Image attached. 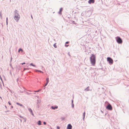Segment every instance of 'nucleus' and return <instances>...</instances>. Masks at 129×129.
Masks as SVG:
<instances>
[{"label": "nucleus", "mask_w": 129, "mask_h": 129, "mask_svg": "<svg viewBox=\"0 0 129 129\" xmlns=\"http://www.w3.org/2000/svg\"><path fill=\"white\" fill-rule=\"evenodd\" d=\"M30 65H31V66H32L34 67H35L36 66L35 65L33 64V63H30Z\"/></svg>", "instance_id": "nucleus-13"}, {"label": "nucleus", "mask_w": 129, "mask_h": 129, "mask_svg": "<svg viewBox=\"0 0 129 129\" xmlns=\"http://www.w3.org/2000/svg\"><path fill=\"white\" fill-rule=\"evenodd\" d=\"M72 126L70 124H69L67 127V129H72Z\"/></svg>", "instance_id": "nucleus-6"}, {"label": "nucleus", "mask_w": 129, "mask_h": 129, "mask_svg": "<svg viewBox=\"0 0 129 129\" xmlns=\"http://www.w3.org/2000/svg\"><path fill=\"white\" fill-rule=\"evenodd\" d=\"M46 81H47V83H48L49 82V78H47L46 79Z\"/></svg>", "instance_id": "nucleus-12"}, {"label": "nucleus", "mask_w": 129, "mask_h": 129, "mask_svg": "<svg viewBox=\"0 0 129 129\" xmlns=\"http://www.w3.org/2000/svg\"><path fill=\"white\" fill-rule=\"evenodd\" d=\"M8 18H7V21L8 20Z\"/></svg>", "instance_id": "nucleus-26"}, {"label": "nucleus", "mask_w": 129, "mask_h": 129, "mask_svg": "<svg viewBox=\"0 0 129 129\" xmlns=\"http://www.w3.org/2000/svg\"><path fill=\"white\" fill-rule=\"evenodd\" d=\"M44 124L45 125L46 124V122H44Z\"/></svg>", "instance_id": "nucleus-21"}, {"label": "nucleus", "mask_w": 129, "mask_h": 129, "mask_svg": "<svg viewBox=\"0 0 129 129\" xmlns=\"http://www.w3.org/2000/svg\"><path fill=\"white\" fill-rule=\"evenodd\" d=\"M20 51H22V52L23 51V50L21 49H20L19 50V51H18V52H19Z\"/></svg>", "instance_id": "nucleus-16"}, {"label": "nucleus", "mask_w": 129, "mask_h": 129, "mask_svg": "<svg viewBox=\"0 0 129 129\" xmlns=\"http://www.w3.org/2000/svg\"><path fill=\"white\" fill-rule=\"evenodd\" d=\"M69 43V42H66V44H68V43Z\"/></svg>", "instance_id": "nucleus-24"}, {"label": "nucleus", "mask_w": 129, "mask_h": 129, "mask_svg": "<svg viewBox=\"0 0 129 129\" xmlns=\"http://www.w3.org/2000/svg\"><path fill=\"white\" fill-rule=\"evenodd\" d=\"M25 64V62H23V63H22V65H23V64Z\"/></svg>", "instance_id": "nucleus-22"}, {"label": "nucleus", "mask_w": 129, "mask_h": 129, "mask_svg": "<svg viewBox=\"0 0 129 129\" xmlns=\"http://www.w3.org/2000/svg\"><path fill=\"white\" fill-rule=\"evenodd\" d=\"M40 91V90H38L37 91H35V92H39Z\"/></svg>", "instance_id": "nucleus-25"}, {"label": "nucleus", "mask_w": 129, "mask_h": 129, "mask_svg": "<svg viewBox=\"0 0 129 129\" xmlns=\"http://www.w3.org/2000/svg\"><path fill=\"white\" fill-rule=\"evenodd\" d=\"M90 60L92 65L94 66L95 63V57L94 55L92 54L90 57Z\"/></svg>", "instance_id": "nucleus-1"}, {"label": "nucleus", "mask_w": 129, "mask_h": 129, "mask_svg": "<svg viewBox=\"0 0 129 129\" xmlns=\"http://www.w3.org/2000/svg\"><path fill=\"white\" fill-rule=\"evenodd\" d=\"M54 47L55 48H57V46L56 45V44H54Z\"/></svg>", "instance_id": "nucleus-15"}, {"label": "nucleus", "mask_w": 129, "mask_h": 129, "mask_svg": "<svg viewBox=\"0 0 129 129\" xmlns=\"http://www.w3.org/2000/svg\"><path fill=\"white\" fill-rule=\"evenodd\" d=\"M60 127H59L58 126H57V129H60Z\"/></svg>", "instance_id": "nucleus-19"}, {"label": "nucleus", "mask_w": 129, "mask_h": 129, "mask_svg": "<svg viewBox=\"0 0 129 129\" xmlns=\"http://www.w3.org/2000/svg\"><path fill=\"white\" fill-rule=\"evenodd\" d=\"M26 69H24V70H26Z\"/></svg>", "instance_id": "nucleus-29"}, {"label": "nucleus", "mask_w": 129, "mask_h": 129, "mask_svg": "<svg viewBox=\"0 0 129 129\" xmlns=\"http://www.w3.org/2000/svg\"><path fill=\"white\" fill-rule=\"evenodd\" d=\"M16 104L18 105H20V106H22V105L20 103H16Z\"/></svg>", "instance_id": "nucleus-11"}, {"label": "nucleus", "mask_w": 129, "mask_h": 129, "mask_svg": "<svg viewBox=\"0 0 129 129\" xmlns=\"http://www.w3.org/2000/svg\"><path fill=\"white\" fill-rule=\"evenodd\" d=\"M38 124L39 125H41V122L40 121H38Z\"/></svg>", "instance_id": "nucleus-10"}, {"label": "nucleus", "mask_w": 129, "mask_h": 129, "mask_svg": "<svg viewBox=\"0 0 129 129\" xmlns=\"http://www.w3.org/2000/svg\"><path fill=\"white\" fill-rule=\"evenodd\" d=\"M85 112H84L83 113V119H84V118H85Z\"/></svg>", "instance_id": "nucleus-14"}, {"label": "nucleus", "mask_w": 129, "mask_h": 129, "mask_svg": "<svg viewBox=\"0 0 129 129\" xmlns=\"http://www.w3.org/2000/svg\"><path fill=\"white\" fill-rule=\"evenodd\" d=\"M62 8H61L60 9V12L61 11H62Z\"/></svg>", "instance_id": "nucleus-18"}, {"label": "nucleus", "mask_w": 129, "mask_h": 129, "mask_svg": "<svg viewBox=\"0 0 129 129\" xmlns=\"http://www.w3.org/2000/svg\"><path fill=\"white\" fill-rule=\"evenodd\" d=\"M106 108L108 110H112V107L110 104H109L106 107Z\"/></svg>", "instance_id": "nucleus-5"}, {"label": "nucleus", "mask_w": 129, "mask_h": 129, "mask_svg": "<svg viewBox=\"0 0 129 129\" xmlns=\"http://www.w3.org/2000/svg\"><path fill=\"white\" fill-rule=\"evenodd\" d=\"M51 108L53 109H57V108H58V107L56 106H55V107H53V106H52L51 107Z\"/></svg>", "instance_id": "nucleus-9"}, {"label": "nucleus", "mask_w": 129, "mask_h": 129, "mask_svg": "<svg viewBox=\"0 0 129 129\" xmlns=\"http://www.w3.org/2000/svg\"><path fill=\"white\" fill-rule=\"evenodd\" d=\"M11 108H13V107L12 106H11Z\"/></svg>", "instance_id": "nucleus-28"}, {"label": "nucleus", "mask_w": 129, "mask_h": 129, "mask_svg": "<svg viewBox=\"0 0 129 129\" xmlns=\"http://www.w3.org/2000/svg\"><path fill=\"white\" fill-rule=\"evenodd\" d=\"M117 42L119 44H121L122 43V40L119 37H117L116 38Z\"/></svg>", "instance_id": "nucleus-3"}, {"label": "nucleus", "mask_w": 129, "mask_h": 129, "mask_svg": "<svg viewBox=\"0 0 129 129\" xmlns=\"http://www.w3.org/2000/svg\"><path fill=\"white\" fill-rule=\"evenodd\" d=\"M8 103L9 104V105H11V103H10L9 102H8Z\"/></svg>", "instance_id": "nucleus-23"}, {"label": "nucleus", "mask_w": 129, "mask_h": 129, "mask_svg": "<svg viewBox=\"0 0 129 129\" xmlns=\"http://www.w3.org/2000/svg\"><path fill=\"white\" fill-rule=\"evenodd\" d=\"M17 11L16 10L14 12V19L16 21H18L19 20L20 16L19 15L17 12Z\"/></svg>", "instance_id": "nucleus-2"}, {"label": "nucleus", "mask_w": 129, "mask_h": 129, "mask_svg": "<svg viewBox=\"0 0 129 129\" xmlns=\"http://www.w3.org/2000/svg\"><path fill=\"white\" fill-rule=\"evenodd\" d=\"M107 60L109 62V63L112 64L113 62V60L110 57H108L107 58Z\"/></svg>", "instance_id": "nucleus-4"}, {"label": "nucleus", "mask_w": 129, "mask_h": 129, "mask_svg": "<svg viewBox=\"0 0 129 129\" xmlns=\"http://www.w3.org/2000/svg\"><path fill=\"white\" fill-rule=\"evenodd\" d=\"M1 77V76L0 75V77Z\"/></svg>", "instance_id": "nucleus-30"}, {"label": "nucleus", "mask_w": 129, "mask_h": 129, "mask_svg": "<svg viewBox=\"0 0 129 129\" xmlns=\"http://www.w3.org/2000/svg\"><path fill=\"white\" fill-rule=\"evenodd\" d=\"M36 71H38V72H41V73H43V72L41 71H40V70H36Z\"/></svg>", "instance_id": "nucleus-17"}, {"label": "nucleus", "mask_w": 129, "mask_h": 129, "mask_svg": "<svg viewBox=\"0 0 129 129\" xmlns=\"http://www.w3.org/2000/svg\"><path fill=\"white\" fill-rule=\"evenodd\" d=\"M48 83H47L46 82V83L45 84V86H46L48 84Z\"/></svg>", "instance_id": "nucleus-20"}, {"label": "nucleus", "mask_w": 129, "mask_h": 129, "mask_svg": "<svg viewBox=\"0 0 129 129\" xmlns=\"http://www.w3.org/2000/svg\"><path fill=\"white\" fill-rule=\"evenodd\" d=\"M94 0H89L88 1V3L89 4L94 3Z\"/></svg>", "instance_id": "nucleus-7"}, {"label": "nucleus", "mask_w": 129, "mask_h": 129, "mask_svg": "<svg viewBox=\"0 0 129 129\" xmlns=\"http://www.w3.org/2000/svg\"><path fill=\"white\" fill-rule=\"evenodd\" d=\"M29 111L31 113L32 115H34V114L33 113V111L30 108H29L28 109Z\"/></svg>", "instance_id": "nucleus-8"}, {"label": "nucleus", "mask_w": 129, "mask_h": 129, "mask_svg": "<svg viewBox=\"0 0 129 129\" xmlns=\"http://www.w3.org/2000/svg\"><path fill=\"white\" fill-rule=\"evenodd\" d=\"M65 46H67H67H69V45H65Z\"/></svg>", "instance_id": "nucleus-27"}]
</instances>
